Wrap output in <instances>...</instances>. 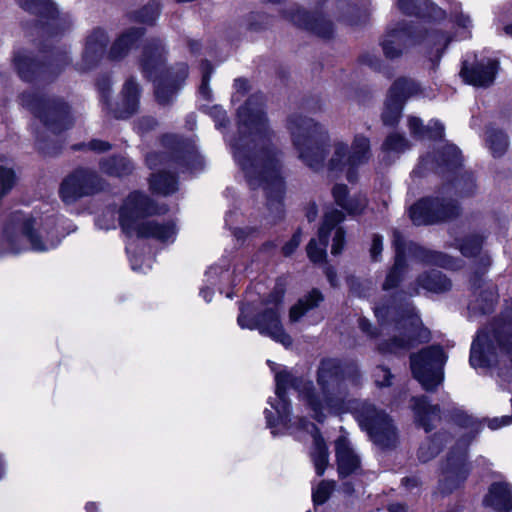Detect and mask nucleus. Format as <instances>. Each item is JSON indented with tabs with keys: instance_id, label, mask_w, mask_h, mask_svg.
Listing matches in <instances>:
<instances>
[{
	"instance_id": "1",
	"label": "nucleus",
	"mask_w": 512,
	"mask_h": 512,
	"mask_svg": "<svg viewBox=\"0 0 512 512\" xmlns=\"http://www.w3.org/2000/svg\"><path fill=\"white\" fill-rule=\"evenodd\" d=\"M275 381L277 404L271 403V406L277 419H274L271 410H265L267 424L271 429L277 425L290 428V407L285 395L286 390L293 387L317 421H323L327 415L352 412L376 445L388 448L396 444V428L384 411L377 410L365 401L348 398L347 384L336 360L327 359L321 362L317 372L319 391L311 381L295 378L287 371L276 373Z\"/></svg>"
},
{
	"instance_id": "2",
	"label": "nucleus",
	"mask_w": 512,
	"mask_h": 512,
	"mask_svg": "<svg viewBox=\"0 0 512 512\" xmlns=\"http://www.w3.org/2000/svg\"><path fill=\"white\" fill-rule=\"evenodd\" d=\"M240 137L234 144L235 159L249 186L262 188L268 197L278 199L284 192L278 151L272 147L262 105L249 99L238 111Z\"/></svg>"
},
{
	"instance_id": "3",
	"label": "nucleus",
	"mask_w": 512,
	"mask_h": 512,
	"mask_svg": "<svg viewBox=\"0 0 512 512\" xmlns=\"http://www.w3.org/2000/svg\"><path fill=\"white\" fill-rule=\"evenodd\" d=\"M289 129L299 159L314 171L326 168L334 176L370 159V140L363 134L355 135L351 146L342 139H335L329 153L326 149L329 135L324 125L299 116L291 119Z\"/></svg>"
},
{
	"instance_id": "4",
	"label": "nucleus",
	"mask_w": 512,
	"mask_h": 512,
	"mask_svg": "<svg viewBox=\"0 0 512 512\" xmlns=\"http://www.w3.org/2000/svg\"><path fill=\"white\" fill-rule=\"evenodd\" d=\"M54 215L34 217L20 212L14 213L5 224L0 237V256L17 254L30 244L35 251H47L60 241Z\"/></svg>"
},
{
	"instance_id": "5",
	"label": "nucleus",
	"mask_w": 512,
	"mask_h": 512,
	"mask_svg": "<svg viewBox=\"0 0 512 512\" xmlns=\"http://www.w3.org/2000/svg\"><path fill=\"white\" fill-rule=\"evenodd\" d=\"M154 204L143 194L131 193L124 201L119 212L122 230L129 236L154 238L160 242H173L176 237L174 223H160L153 219H145L146 215L160 213Z\"/></svg>"
},
{
	"instance_id": "6",
	"label": "nucleus",
	"mask_w": 512,
	"mask_h": 512,
	"mask_svg": "<svg viewBox=\"0 0 512 512\" xmlns=\"http://www.w3.org/2000/svg\"><path fill=\"white\" fill-rule=\"evenodd\" d=\"M284 290L278 288L271 295L268 306L256 320L248 319L241 310L238 316V324L241 328L258 329L260 334L270 337L285 347L292 345V338L284 331L280 321L279 304L282 301Z\"/></svg>"
},
{
	"instance_id": "7",
	"label": "nucleus",
	"mask_w": 512,
	"mask_h": 512,
	"mask_svg": "<svg viewBox=\"0 0 512 512\" xmlns=\"http://www.w3.org/2000/svg\"><path fill=\"white\" fill-rule=\"evenodd\" d=\"M344 219L342 212L331 210L325 213L318 231V238H313L307 245V255L314 263L323 262L326 258L328 237L332 236L331 253L339 255L345 243V231L339 226Z\"/></svg>"
},
{
	"instance_id": "8",
	"label": "nucleus",
	"mask_w": 512,
	"mask_h": 512,
	"mask_svg": "<svg viewBox=\"0 0 512 512\" xmlns=\"http://www.w3.org/2000/svg\"><path fill=\"white\" fill-rule=\"evenodd\" d=\"M446 362L443 350L437 346L423 349L411 355V370L414 378L425 390L435 389L443 380L442 367Z\"/></svg>"
},
{
	"instance_id": "9",
	"label": "nucleus",
	"mask_w": 512,
	"mask_h": 512,
	"mask_svg": "<svg viewBox=\"0 0 512 512\" xmlns=\"http://www.w3.org/2000/svg\"><path fill=\"white\" fill-rule=\"evenodd\" d=\"M21 104L31 110L49 129L57 132L71 124L68 106L62 101L46 100L34 93H23Z\"/></svg>"
},
{
	"instance_id": "10",
	"label": "nucleus",
	"mask_w": 512,
	"mask_h": 512,
	"mask_svg": "<svg viewBox=\"0 0 512 512\" xmlns=\"http://www.w3.org/2000/svg\"><path fill=\"white\" fill-rule=\"evenodd\" d=\"M458 214L459 207L455 200L446 197L423 199L410 208V218L416 225L445 221Z\"/></svg>"
},
{
	"instance_id": "11",
	"label": "nucleus",
	"mask_w": 512,
	"mask_h": 512,
	"mask_svg": "<svg viewBox=\"0 0 512 512\" xmlns=\"http://www.w3.org/2000/svg\"><path fill=\"white\" fill-rule=\"evenodd\" d=\"M375 314L379 320L383 321L386 317H391L395 321V330L400 334L402 331L407 334L406 339H398L394 335L392 342L387 345H381L380 349L383 351L397 352L401 349H407L412 345V339L420 326L419 317L412 311H408L406 315L401 314L396 307H376Z\"/></svg>"
},
{
	"instance_id": "12",
	"label": "nucleus",
	"mask_w": 512,
	"mask_h": 512,
	"mask_svg": "<svg viewBox=\"0 0 512 512\" xmlns=\"http://www.w3.org/2000/svg\"><path fill=\"white\" fill-rule=\"evenodd\" d=\"M98 189V176L89 170L78 169L67 177L61 186V196L65 202L94 193Z\"/></svg>"
},
{
	"instance_id": "13",
	"label": "nucleus",
	"mask_w": 512,
	"mask_h": 512,
	"mask_svg": "<svg viewBox=\"0 0 512 512\" xmlns=\"http://www.w3.org/2000/svg\"><path fill=\"white\" fill-rule=\"evenodd\" d=\"M469 442L470 440L462 441L459 444L457 455H451L447 459L440 480V488L445 493H449L458 488L467 477L468 469L465 463V455Z\"/></svg>"
},
{
	"instance_id": "14",
	"label": "nucleus",
	"mask_w": 512,
	"mask_h": 512,
	"mask_svg": "<svg viewBox=\"0 0 512 512\" xmlns=\"http://www.w3.org/2000/svg\"><path fill=\"white\" fill-rule=\"evenodd\" d=\"M420 43V35L411 27L399 26L391 30L382 42L384 55L394 59Z\"/></svg>"
},
{
	"instance_id": "15",
	"label": "nucleus",
	"mask_w": 512,
	"mask_h": 512,
	"mask_svg": "<svg viewBox=\"0 0 512 512\" xmlns=\"http://www.w3.org/2000/svg\"><path fill=\"white\" fill-rule=\"evenodd\" d=\"M498 63L496 60L487 59L469 67L466 62L460 71V76L465 83L475 87H488L495 79Z\"/></svg>"
},
{
	"instance_id": "16",
	"label": "nucleus",
	"mask_w": 512,
	"mask_h": 512,
	"mask_svg": "<svg viewBox=\"0 0 512 512\" xmlns=\"http://www.w3.org/2000/svg\"><path fill=\"white\" fill-rule=\"evenodd\" d=\"M69 58L64 55L53 59L51 63L45 68H42L35 60L27 53H19L14 58V64L21 78L30 80L36 72L41 73H59L66 64Z\"/></svg>"
},
{
	"instance_id": "17",
	"label": "nucleus",
	"mask_w": 512,
	"mask_h": 512,
	"mask_svg": "<svg viewBox=\"0 0 512 512\" xmlns=\"http://www.w3.org/2000/svg\"><path fill=\"white\" fill-rule=\"evenodd\" d=\"M187 74V66L181 64L177 71L168 72L165 76L155 79V95L157 101L162 105L170 103Z\"/></svg>"
},
{
	"instance_id": "18",
	"label": "nucleus",
	"mask_w": 512,
	"mask_h": 512,
	"mask_svg": "<svg viewBox=\"0 0 512 512\" xmlns=\"http://www.w3.org/2000/svg\"><path fill=\"white\" fill-rule=\"evenodd\" d=\"M109 38L103 30L93 31L86 40L79 69L86 71L94 67L103 57Z\"/></svg>"
},
{
	"instance_id": "19",
	"label": "nucleus",
	"mask_w": 512,
	"mask_h": 512,
	"mask_svg": "<svg viewBox=\"0 0 512 512\" xmlns=\"http://www.w3.org/2000/svg\"><path fill=\"white\" fill-rule=\"evenodd\" d=\"M289 19L299 27L311 30L321 37H329L332 33L331 23L320 15H311L309 12L298 7L292 8Z\"/></svg>"
},
{
	"instance_id": "20",
	"label": "nucleus",
	"mask_w": 512,
	"mask_h": 512,
	"mask_svg": "<svg viewBox=\"0 0 512 512\" xmlns=\"http://www.w3.org/2000/svg\"><path fill=\"white\" fill-rule=\"evenodd\" d=\"M393 245L396 250L395 264L388 273L383 284L384 290L396 287L404 278L408 267L405 261L406 242L399 231H394L393 233Z\"/></svg>"
},
{
	"instance_id": "21",
	"label": "nucleus",
	"mask_w": 512,
	"mask_h": 512,
	"mask_svg": "<svg viewBox=\"0 0 512 512\" xmlns=\"http://www.w3.org/2000/svg\"><path fill=\"white\" fill-rule=\"evenodd\" d=\"M411 409L416 423L425 431L433 429L441 419L439 407L429 404L425 397L412 398Z\"/></svg>"
},
{
	"instance_id": "22",
	"label": "nucleus",
	"mask_w": 512,
	"mask_h": 512,
	"mask_svg": "<svg viewBox=\"0 0 512 512\" xmlns=\"http://www.w3.org/2000/svg\"><path fill=\"white\" fill-rule=\"evenodd\" d=\"M139 95L138 84L133 79H128L123 85L115 116L117 118H127L134 114L138 109Z\"/></svg>"
},
{
	"instance_id": "23",
	"label": "nucleus",
	"mask_w": 512,
	"mask_h": 512,
	"mask_svg": "<svg viewBox=\"0 0 512 512\" xmlns=\"http://www.w3.org/2000/svg\"><path fill=\"white\" fill-rule=\"evenodd\" d=\"M336 458L339 475L344 477L356 471L360 466V459L353 451L348 440L344 437L336 441Z\"/></svg>"
},
{
	"instance_id": "24",
	"label": "nucleus",
	"mask_w": 512,
	"mask_h": 512,
	"mask_svg": "<svg viewBox=\"0 0 512 512\" xmlns=\"http://www.w3.org/2000/svg\"><path fill=\"white\" fill-rule=\"evenodd\" d=\"M143 35L140 28H130L125 30L113 42L110 50L109 57L114 60L124 58L136 45L137 41Z\"/></svg>"
},
{
	"instance_id": "25",
	"label": "nucleus",
	"mask_w": 512,
	"mask_h": 512,
	"mask_svg": "<svg viewBox=\"0 0 512 512\" xmlns=\"http://www.w3.org/2000/svg\"><path fill=\"white\" fill-rule=\"evenodd\" d=\"M422 288L428 292L442 293L450 290L451 282L440 271L431 270L419 275L416 279L415 293Z\"/></svg>"
},
{
	"instance_id": "26",
	"label": "nucleus",
	"mask_w": 512,
	"mask_h": 512,
	"mask_svg": "<svg viewBox=\"0 0 512 512\" xmlns=\"http://www.w3.org/2000/svg\"><path fill=\"white\" fill-rule=\"evenodd\" d=\"M165 49L160 42H152L147 44L142 52L141 66L149 77L157 72L164 63Z\"/></svg>"
},
{
	"instance_id": "27",
	"label": "nucleus",
	"mask_w": 512,
	"mask_h": 512,
	"mask_svg": "<svg viewBox=\"0 0 512 512\" xmlns=\"http://www.w3.org/2000/svg\"><path fill=\"white\" fill-rule=\"evenodd\" d=\"M485 503L499 512H509L512 509V494L506 483H495L490 487Z\"/></svg>"
},
{
	"instance_id": "28",
	"label": "nucleus",
	"mask_w": 512,
	"mask_h": 512,
	"mask_svg": "<svg viewBox=\"0 0 512 512\" xmlns=\"http://www.w3.org/2000/svg\"><path fill=\"white\" fill-rule=\"evenodd\" d=\"M306 428H310L311 432H315V434L313 435V447L311 451V458L317 475L322 476L329 463L328 450L323 438L317 433L315 425L308 424Z\"/></svg>"
},
{
	"instance_id": "29",
	"label": "nucleus",
	"mask_w": 512,
	"mask_h": 512,
	"mask_svg": "<svg viewBox=\"0 0 512 512\" xmlns=\"http://www.w3.org/2000/svg\"><path fill=\"white\" fill-rule=\"evenodd\" d=\"M398 5L406 14H422L436 19L444 17V12L428 0H399Z\"/></svg>"
},
{
	"instance_id": "30",
	"label": "nucleus",
	"mask_w": 512,
	"mask_h": 512,
	"mask_svg": "<svg viewBox=\"0 0 512 512\" xmlns=\"http://www.w3.org/2000/svg\"><path fill=\"white\" fill-rule=\"evenodd\" d=\"M323 301V295L317 289L299 299L289 311V320L294 323L299 321L308 311L316 308Z\"/></svg>"
},
{
	"instance_id": "31",
	"label": "nucleus",
	"mask_w": 512,
	"mask_h": 512,
	"mask_svg": "<svg viewBox=\"0 0 512 512\" xmlns=\"http://www.w3.org/2000/svg\"><path fill=\"white\" fill-rule=\"evenodd\" d=\"M445 432L436 433L433 437L424 441L418 450V458L422 462H428L439 454L443 444L447 441Z\"/></svg>"
},
{
	"instance_id": "32",
	"label": "nucleus",
	"mask_w": 512,
	"mask_h": 512,
	"mask_svg": "<svg viewBox=\"0 0 512 512\" xmlns=\"http://www.w3.org/2000/svg\"><path fill=\"white\" fill-rule=\"evenodd\" d=\"M488 334L480 332L471 346L470 363L473 367H485L489 365V360L486 357L485 349L489 348Z\"/></svg>"
},
{
	"instance_id": "33",
	"label": "nucleus",
	"mask_w": 512,
	"mask_h": 512,
	"mask_svg": "<svg viewBox=\"0 0 512 512\" xmlns=\"http://www.w3.org/2000/svg\"><path fill=\"white\" fill-rule=\"evenodd\" d=\"M408 126L410 132L418 138H424L426 134L431 138H441L444 132L443 125L438 121L433 122V127H424L422 121L416 117L409 118Z\"/></svg>"
},
{
	"instance_id": "34",
	"label": "nucleus",
	"mask_w": 512,
	"mask_h": 512,
	"mask_svg": "<svg viewBox=\"0 0 512 512\" xmlns=\"http://www.w3.org/2000/svg\"><path fill=\"white\" fill-rule=\"evenodd\" d=\"M100 168L103 173L112 176H122L132 170V165L129 160L124 157H111L103 159L100 162Z\"/></svg>"
},
{
	"instance_id": "35",
	"label": "nucleus",
	"mask_w": 512,
	"mask_h": 512,
	"mask_svg": "<svg viewBox=\"0 0 512 512\" xmlns=\"http://www.w3.org/2000/svg\"><path fill=\"white\" fill-rule=\"evenodd\" d=\"M403 104L404 102L402 97H396L395 95H392L391 92H389L382 114V118L385 124L393 125L398 121L401 115Z\"/></svg>"
},
{
	"instance_id": "36",
	"label": "nucleus",
	"mask_w": 512,
	"mask_h": 512,
	"mask_svg": "<svg viewBox=\"0 0 512 512\" xmlns=\"http://www.w3.org/2000/svg\"><path fill=\"white\" fill-rule=\"evenodd\" d=\"M150 186L154 192L163 195L173 193L177 189L174 177L167 173L153 175Z\"/></svg>"
},
{
	"instance_id": "37",
	"label": "nucleus",
	"mask_w": 512,
	"mask_h": 512,
	"mask_svg": "<svg viewBox=\"0 0 512 512\" xmlns=\"http://www.w3.org/2000/svg\"><path fill=\"white\" fill-rule=\"evenodd\" d=\"M408 248L409 250H413L415 257L419 258L423 262L436 264L444 267H451L450 260L448 259V257L441 253L428 251L412 244H410Z\"/></svg>"
},
{
	"instance_id": "38",
	"label": "nucleus",
	"mask_w": 512,
	"mask_h": 512,
	"mask_svg": "<svg viewBox=\"0 0 512 512\" xmlns=\"http://www.w3.org/2000/svg\"><path fill=\"white\" fill-rule=\"evenodd\" d=\"M449 41L450 39L447 36L438 32H431L423 39L425 45L431 50V55L435 58H439L441 56Z\"/></svg>"
},
{
	"instance_id": "39",
	"label": "nucleus",
	"mask_w": 512,
	"mask_h": 512,
	"mask_svg": "<svg viewBox=\"0 0 512 512\" xmlns=\"http://www.w3.org/2000/svg\"><path fill=\"white\" fill-rule=\"evenodd\" d=\"M389 92L396 97H402L405 102L406 99L418 94L419 86L413 80L399 79L395 81Z\"/></svg>"
},
{
	"instance_id": "40",
	"label": "nucleus",
	"mask_w": 512,
	"mask_h": 512,
	"mask_svg": "<svg viewBox=\"0 0 512 512\" xmlns=\"http://www.w3.org/2000/svg\"><path fill=\"white\" fill-rule=\"evenodd\" d=\"M487 142L494 156H501L508 146L506 135L499 130H490L488 132Z\"/></svg>"
},
{
	"instance_id": "41",
	"label": "nucleus",
	"mask_w": 512,
	"mask_h": 512,
	"mask_svg": "<svg viewBox=\"0 0 512 512\" xmlns=\"http://www.w3.org/2000/svg\"><path fill=\"white\" fill-rule=\"evenodd\" d=\"M19 5L28 11L39 14L53 15L56 10L49 0H16Z\"/></svg>"
},
{
	"instance_id": "42",
	"label": "nucleus",
	"mask_w": 512,
	"mask_h": 512,
	"mask_svg": "<svg viewBox=\"0 0 512 512\" xmlns=\"http://www.w3.org/2000/svg\"><path fill=\"white\" fill-rule=\"evenodd\" d=\"M483 239L478 235L465 238L460 244V251L464 256H475L480 252Z\"/></svg>"
},
{
	"instance_id": "43",
	"label": "nucleus",
	"mask_w": 512,
	"mask_h": 512,
	"mask_svg": "<svg viewBox=\"0 0 512 512\" xmlns=\"http://www.w3.org/2000/svg\"><path fill=\"white\" fill-rule=\"evenodd\" d=\"M408 148L407 140L399 134L389 135L383 143V149L387 152H403Z\"/></svg>"
},
{
	"instance_id": "44",
	"label": "nucleus",
	"mask_w": 512,
	"mask_h": 512,
	"mask_svg": "<svg viewBox=\"0 0 512 512\" xmlns=\"http://www.w3.org/2000/svg\"><path fill=\"white\" fill-rule=\"evenodd\" d=\"M367 206V200L362 195H355L353 197H349L342 208L346 210L349 214H360L364 211Z\"/></svg>"
},
{
	"instance_id": "45",
	"label": "nucleus",
	"mask_w": 512,
	"mask_h": 512,
	"mask_svg": "<svg viewBox=\"0 0 512 512\" xmlns=\"http://www.w3.org/2000/svg\"><path fill=\"white\" fill-rule=\"evenodd\" d=\"M334 489V482L322 481L316 489L313 490L312 498L315 504L324 503Z\"/></svg>"
},
{
	"instance_id": "46",
	"label": "nucleus",
	"mask_w": 512,
	"mask_h": 512,
	"mask_svg": "<svg viewBox=\"0 0 512 512\" xmlns=\"http://www.w3.org/2000/svg\"><path fill=\"white\" fill-rule=\"evenodd\" d=\"M15 175L11 169L0 166V199L14 185Z\"/></svg>"
},
{
	"instance_id": "47",
	"label": "nucleus",
	"mask_w": 512,
	"mask_h": 512,
	"mask_svg": "<svg viewBox=\"0 0 512 512\" xmlns=\"http://www.w3.org/2000/svg\"><path fill=\"white\" fill-rule=\"evenodd\" d=\"M373 376L376 385L379 387L389 386L391 384L390 380L392 378V374L389 369L384 366L376 367Z\"/></svg>"
},
{
	"instance_id": "48",
	"label": "nucleus",
	"mask_w": 512,
	"mask_h": 512,
	"mask_svg": "<svg viewBox=\"0 0 512 512\" xmlns=\"http://www.w3.org/2000/svg\"><path fill=\"white\" fill-rule=\"evenodd\" d=\"M202 70H203V75H202V83H201V86H200V93L206 99H209L210 98V94H211L210 88L208 86L209 78H210V74H211L210 64L208 62L203 63Z\"/></svg>"
},
{
	"instance_id": "49",
	"label": "nucleus",
	"mask_w": 512,
	"mask_h": 512,
	"mask_svg": "<svg viewBox=\"0 0 512 512\" xmlns=\"http://www.w3.org/2000/svg\"><path fill=\"white\" fill-rule=\"evenodd\" d=\"M333 197L337 205L342 207L346 200L349 198L348 190L345 185H335L332 190Z\"/></svg>"
},
{
	"instance_id": "50",
	"label": "nucleus",
	"mask_w": 512,
	"mask_h": 512,
	"mask_svg": "<svg viewBox=\"0 0 512 512\" xmlns=\"http://www.w3.org/2000/svg\"><path fill=\"white\" fill-rule=\"evenodd\" d=\"M383 250V240L382 237L375 235L372 240V245L370 248V256L372 260L377 261L381 252Z\"/></svg>"
},
{
	"instance_id": "51",
	"label": "nucleus",
	"mask_w": 512,
	"mask_h": 512,
	"mask_svg": "<svg viewBox=\"0 0 512 512\" xmlns=\"http://www.w3.org/2000/svg\"><path fill=\"white\" fill-rule=\"evenodd\" d=\"M301 242V233L296 232L291 240L283 247V253L286 256L291 255Z\"/></svg>"
},
{
	"instance_id": "52",
	"label": "nucleus",
	"mask_w": 512,
	"mask_h": 512,
	"mask_svg": "<svg viewBox=\"0 0 512 512\" xmlns=\"http://www.w3.org/2000/svg\"><path fill=\"white\" fill-rule=\"evenodd\" d=\"M445 155H447L448 158L443 159L444 163L456 164L458 162L460 153L455 146L448 145L445 147Z\"/></svg>"
},
{
	"instance_id": "53",
	"label": "nucleus",
	"mask_w": 512,
	"mask_h": 512,
	"mask_svg": "<svg viewBox=\"0 0 512 512\" xmlns=\"http://www.w3.org/2000/svg\"><path fill=\"white\" fill-rule=\"evenodd\" d=\"M512 422V418L508 416H504L501 418H494L488 421V426L492 430L499 429L503 426H506Z\"/></svg>"
},
{
	"instance_id": "54",
	"label": "nucleus",
	"mask_w": 512,
	"mask_h": 512,
	"mask_svg": "<svg viewBox=\"0 0 512 512\" xmlns=\"http://www.w3.org/2000/svg\"><path fill=\"white\" fill-rule=\"evenodd\" d=\"M110 147L111 146L108 142L101 141V140H93L89 143V148L91 150H95V151H99V152L107 151L110 149Z\"/></svg>"
},
{
	"instance_id": "55",
	"label": "nucleus",
	"mask_w": 512,
	"mask_h": 512,
	"mask_svg": "<svg viewBox=\"0 0 512 512\" xmlns=\"http://www.w3.org/2000/svg\"><path fill=\"white\" fill-rule=\"evenodd\" d=\"M362 62L373 68H377L379 66V59L374 55H363Z\"/></svg>"
},
{
	"instance_id": "56",
	"label": "nucleus",
	"mask_w": 512,
	"mask_h": 512,
	"mask_svg": "<svg viewBox=\"0 0 512 512\" xmlns=\"http://www.w3.org/2000/svg\"><path fill=\"white\" fill-rule=\"evenodd\" d=\"M325 274H326V277H327L328 281L330 282V284L332 286L335 287V286L338 285L336 272H335V270L333 268L327 267L326 270H325Z\"/></svg>"
},
{
	"instance_id": "57",
	"label": "nucleus",
	"mask_w": 512,
	"mask_h": 512,
	"mask_svg": "<svg viewBox=\"0 0 512 512\" xmlns=\"http://www.w3.org/2000/svg\"><path fill=\"white\" fill-rule=\"evenodd\" d=\"M407 507L401 503H393L388 506L389 512H407Z\"/></svg>"
},
{
	"instance_id": "58",
	"label": "nucleus",
	"mask_w": 512,
	"mask_h": 512,
	"mask_svg": "<svg viewBox=\"0 0 512 512\" xmlns=\"http://www.w3.org/2000/svg\"><path fill=\"white\" fill-rule=\"evenodd\" d=\"M456 22L459 26H462L463 28L469 27L471 23L470 18L462 14L456 18Z\"/></svg>"
},
{
	"instance_id": "59",
	"label": "nucleus",
	"mask_w": 512,
	"mask_h": 512,
	"mask_svg": "<svg viewBox=\"0 0 512 512\" xmlns=\"http://www.w3.org/2000/svg\"><path fill=\"white\" fill-rule=\"evenodd\" d=\"M159 159H160V156L158 154H150L147 156L146 161H147V164L152 168V167L156 166V163L158 162Z\"/></svg>"
},
{
	"instance_id": "60",
	"label": "nucleus",
	"mask_w": 512,
	"mask_h": 512,
	"mask_svg": "<svg viewBox=\"0 0 512 512\" xmlns=\"http://www.w3.org/2000/svg\"><path fill=\"white\" fill-rule=\"evenodd\" d=\"M214 110H215V113H216V115L218 117L217 125H223L224 121L226 119L225 112L222 109L217 108V107H215Z\"/></svg>"
},
{
	"instance_id": "61",
	"label": "nucleus",
	"mask_w": 512,
	"mask_h": 512,
	"mask_svg": "<svg viewBox=\"0 0 512 512\" xmlns=\"http://www.w3.org/2000/svg\"><path fill=\"white\" fill-rule=\"evenodd\" d=\"M497 341L500 346H502L504 349H506L509 352V348L507 347L508 344L512 343V337L509 336L507 340L504 341L502 336H497Z\"/></svg>"
},
{
	"instance_id": "62",
	"label": "nucleus",
	"mask_w": 512,
	"mask_h": 512,
	"mask_svg": "<svg viewBox=\"0 0 512 512\" xmlns=\"http://www.w3.org/2000/svg\"><path fill=\"white\" fill-rule=\"evenodd\" d=\"M157 15H158V9H157V7H155V8H153L152 13L148 18L141 17V20L143 22L151 23L155 20Z\"/></svg>"
},
{
	"instance_id": "63",
	"label": "nucleus",
	"mask_w": 512,
	"mask_h": 512,
	"mask_svg": "<svg viewBox=\"0 0 512 512\" xmlns=\"http://www.w3.org/2000/svg\"><path fill=\"white\" fill-rule=\"evenodd\" d=\"M494 299H495L494 295L491 294V298L489 300V303H487L486 306L481 307V310H482L483 313H487V312H489L491 310V308L493 306V303H494Z\"/></svg>"
},
{
	"instance_id": "64",
	"label": "nucleus",
	"mask_w": 512,
	"mask_h": 512,
	"mask_svg": "<svg viewBox=\"0 0 512 512\" xmlns=\"http://www.w3.org/2000/svg\"><path fill=\"white\" fill-rule=\"evenodd\" d=\"M202 295L204 297V299L209 302L211 300V295H212V291H210L209 289H206V290H202Z\"/></svg>"
}]
</instances>
